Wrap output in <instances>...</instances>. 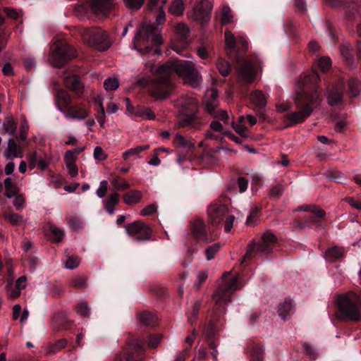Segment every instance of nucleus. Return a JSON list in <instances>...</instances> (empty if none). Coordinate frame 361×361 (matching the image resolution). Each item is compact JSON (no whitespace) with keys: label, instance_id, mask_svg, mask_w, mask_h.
I'll return each instance as SVG.
<instances>
[{"label":"nucleus","instance_id":"f257e3e1","mask_svg":"<svg viewBox=\"0 0 361 361\" xmlns=\"http://www.w3.org/2000/svg\"><path fill=\"white\" fill-rule=\"evenodd\" d=\"M159 72L161 74L171 75L175 73L180 77L185 84H188L193 88L199 87L202 83V77L197 70L194 61L181 59H173L159 66Z\"/></svg>","mask_w":361,"mask_h":361},{"label":"nucleus","instance_id":"f03ea898","mask_svg":"<svg viewBox=\"0 0 361 361\" xmlns=\"http://www.w3.org/2000/svg\"><path fill=\"white\" fill-rule=\"evenodd\" d=\"M319 100V94L317 90L310 92L307 87H305L301 92H298L295 102L298 108L302 109L290 114L287 118L289 121L288 126L301 123L312 113V105Z\"/></svg>","mask_w":361,"mask_h":361},{"label":"nucleus","instance_id":"7ed1b4c3","mask_svg":"<svg viewBox=\"0 0 361 361\" xmlns=\"http://www.w3.org/2000/svg\"><path fill=\"white\" fill-rule=\"evenodd\" d=\"M162 42L161 29L152 25L143 24L133 39V49L141 54H147L153 49L151 45L157 46Z\"/></svg>","mask_w":361,"mask_h":361},{"label":"nucleus","instance_id":"20e7f679","mask_svg":"<svg viewBox=\"0 0 361 361\" xmlns=\"http://www.w3.org/2000/svg\"><path fill=\"white\" fill-rule=\"evenodd\" d=\"M336 303L340 312L348 319L358 321L361 319V298L353 292H348L337 297Z\"/></svg>","mask_w":361,"mask_h":361},{"label":"nucleus","instance_id":"39448f33","mask_svg":"<svg viewBox=\"0 0 361 361\" xmlns=\"http://www.w3.org/2000/svg\"><path fill=\"white\" fill-rule=\"evenodd\" d=\"M81 35L86 44L97 50L106 51L111 45L106 32L100 27L85 28Z\"/></svg>","mask_w":361,"mask_h":361},{"label":"nucleus","instance_id":"423d86ee","mask_svg":"<svg viewBox=\"0 0 361 361\" xmlns=\"http://www.w3.org/2000/svg\"><path fill=\"white\" fill-rule=\"evenodd\" d=\"M228 208L225 204L219 202L211 204L207 213L212 224L217 225L224 221V227L226 232H229L233 228L235 217L233 215L228 214Z\"/></svg>","mask_w":361,"mask_h":361},{"label":"nucleus","instance_id":"0eeeda50","mask_svg":"<svg viewBox=\"0 0 361 361\" xmlns=\"http://www.w3.org/2000/svg\"><path fill=\"white\" fill-rule=\"evenodd\" d=\"M75 56L73 47L65 42L56 43L51 48L49 61L56 67H59L66 61L72 59Z\"/></svg>","mask_w":361,"mask_h":361},{"label":"nucleus","instance_id":"6e6552de","mask_svg":"<svg viewBox=\"0 0 361 361\" xmlns=\"http://www.w3.org/2000/svg\"><path fill=\"white\" fill-rule=\"evenodd\" d=\"M157 78L152 90V95L159 99H165L173 89V85L170 80V76L167 74H161L159 72V66L157 68Z\"/></svg>","mask_w":361,"mask_h":361},{"label":"nucleus","instance_id":"1a4fd4ad","mask_svg":"<svg viewBox=\"0 0 361 361\" xmlns=\"http://www.w3.org/2000/svg\"><path fill=\"white\" fill-rule=\"evenodd\" d=\"M126 231L128 235H139L135 238L136 242H141L149 239L150 228L140 221H135L126 226Z\"/></svg>","mask_w":361,"mask_h":361},{"label":"nucleus","instance_id":"9d476101","mask_svg":"<svg viewBox=\"0 0 361 361\" xmlns=\"http://www.w3.org/2000/svg\"><path fill=\"white\" fill-rule=\"evenodd\" d=\"M193 17L196 20L206 22L212 9V5L208 0H190Z\"/></svg>","mask_w":361,"mask_h":361},{"label":"nucleus","instance_id":"9b49d317","mask_svg":"<svg viewBox=\"0 0 361 361\" xmlns=\"http://www.w3.org/2000/svg\"><path fill=\"white\" fill-rule=\"evenodd\" d=\"M90 110L82 103H76L71 105L69 108L63 112L65 118L74 120H83L89 117Z\"/></svg>","mask_w":361,"mask_h":361},{"label":"nucleus","instance_id":"f8f14e48","mask_svg":"<svg viewBox=\"0 0 361 361\" xmlns=\"http://www.w3.org/2000/svg\"><path fill=\"white\" fill-rule=\"evenodd\" d=\"M276 242V237L275 235L268 231L262 235L261 239L257 243L253 242L252 243L256 246L257 252L267 254L271 252Z\"/></svg>","mask_w":361,"mask_h":361},{"label":"nucleus","instance_id":"ddd939ff","mask_svg":"<svg viewBox=\"0 0 361 361\" xmlns=\"http://www.w3.org/2000/svg\"><path fill=\"white\" fill-rule=\"evenodd\" d=\"M174 30L178 36L183 38L184 41L183 42L181 48H180L178 45L176 44L172 47V49L177 54H181L182 50L184 49L188 45V42L187 41V39L190 35V29L186 23L183 22H180L175 25Z\"/></svg>","mask_w":361,"mask_h":361},{"label":"nucleus","instance_id":"4468645a","mask_svg":"<svg viewBox=\"0 0 361 361\" xmlns=\"http://www.w3.org/2000/svg\"><path fill=\"white\" fill-rule=\"evenodd\" d=\"M63 80L67 88L73 91L77 97H81L84 92L85 86L78 76L70 75L66 76Z\"/></svg>","mask_w":361,"mask_h":361},{"label":"nucleus","instance_id":"2eb2a0df","mask_svg":"<svg viewBox=\"0 0 361 361\" xmlns=\"http://www.w3.org/2000/svg\"><path fill=\"white\" fill-rule=\"evenodd\" d=\"M255 75L254 66L250 61H245L238 71V78L247 83L252 82Z\"/></svg>","mask_w":361,"mask_h":361},{"label":"nucleus","instance_id":"dca6fc26","mask_svg":"<svg viewBox=\"0 0 361 361\" xmlns=\"http://www.w3.org/2000/svg\"><path fill=\"white\" fill-rule=\"evenodd\" d=\"M72 102L71 97L69 94L64 90H59L57 91L56 95V104L59 111L63 114L68 109Z\"/></svg>","mask_w":361,"mask_h":361},{"label":"nucleus","instance_id":"f3484780","mask_svg":"<svg viewBox=\"0 0 361 361\" xmlns=\"http://www.w3.org/2000/svg\"><path fill=\"white\" fill-rule=\"evenodd\" d=\"M111 0H92V11L97 16H106L111 7Z\"/></svg>","mask_w":361,"mask_h":361},{"label":"nucleus","instance_id":"a211bd4d","mask_svg":"<svg viewBox=\"0 0 361 361\" xmlns=\"http://www.w3.org/2000/svg\"><path fill=\"white\" fill-rule=\"evenodd\" d=\"M191 231L192 235L195 238H200L205 243H208L209 241L206 231L205 225L202 220L197 219L194 221L192 224Z\"/></svg>","mask_w":361,"mask_h":361},{"label":"nucleus","instance_id":"6ab92c4d","mask_svg":"<svg viewBox=\"0 0 361 361\" xmlns=\"http://www.w3.org/2000/svg\"><path fill=\"white\" fill-rule=\"evenodd\" d=\"M238 286V276L233 278L228 284L224 286L219 288L214 294V298L217 302L225 300L226 295L231 292L237 289Z\"/></svg>","mask_w":361,"mask_h":361},{"label":"nucleus","instance_id":"aec40b11","mask_svg":"<svg viewBox=\"0 0 361 361\" xmlns=\"http://www.w3.org/2000/svg\"><path fill=\"white\" fill-rule=\"evenodd\" d=\"M202 123L195 114L183 115L179 118L178 126L179 127H186L198 128Z\"/></svg>","mask_w":361,"mask_h":361},{"label":"nucleus","instance_id":"412c9836","mask_svg":"<svg viewBox=\"0 0 361 361\" xmlns=\"http://www.w3.org/2000/svg\"><path fill=\"white\" fill-rule=\"evenodd\" d=\"M119 195L116 192H111L107 200H104V209L109 214H114V207L118 203Z\"/></svg>","mask_w":361,"mask_h":361},{"label":"nucleus","instance_id":"4be33fe9","mask_svg":"<svg viewBox=\"0 0 361 361\" xmlns=\"http://www.w3.org/2000/svg\"><path fill=\"white\" fill-rule=\"evenodd\" d=\"M250 100L259 108H264L267 105V97L260 90L253 91L250 94Z\"/></svg>","mask_w":361,"mask_h":361},{"label":"nucleus","instance_id":"5701e85b","mask_svg":"<svg viewBox=\"0 0 361 361\" xmlns=\"http://www.w3.org/2000/svg\"><path fill=\"white\" fill-rule=\"evenodd\" d=\"M185 11L183 0H173L169 8V13L175 16H180Z\"/></svg>","mask_w":361,"mask_h":361},{"label":"nucleus","instance_id":"b1692460","mask_svg":"<svg viewBox=\"0 0 361 361\" xmlns=\"http://www.w3.org/2000/svg\"><path fill=\"white\" fill-rule=\"evenodd\" d=\"M344 254L343 248L334 247L328 249L325 252V259L327 261L334 262L343 257Z\"/></svg>","mask_w":361,"mask_h":361},{"label":"nucleus","instance_id":"393cba45","mask_svg":"<svg viewBox=\"0 0 361 361\" xmlns=\"http://www.w3.org/2000/svg\"><path fill=\"white\" fill-rule=\"evenodd\" d=\"M293 305L291 301H284L279 306V315L283 319H286L290 314L293 313Z\"/></svg>","mask_w":361,"mask_h":361},{"label":"nucleus","instance_id":"a878e982","mask_svg":"<svg viewBox=\"0 0 361 361\" xmlns=\"http://www.w3.org/2000/svg\"><path fill=\"white\" fill-rule=\"evenodd\" d=\"M133 115L145 120H153L155 118V114L154 112L151 109L147 107H136V109L133 111Z\"/></svg>","mask_w":361,"mask_h":361},{"label":"nucleus","instance_id":"bb28decb","mask_svg":"<svg viewBox=\"0 0 361 361\" xmlns=\"http://www.w3.org/2000/svg\"><path fill=\"white\" fill-rule=\"evenodd\" d=\"M141 192L140 190H133L123 195V202L128 205L135 204L141 200Z\"/></svg>","mask_w":361,"mask_h":361},{"label":"nucleus","instance_id":"cd10ccee","mask_svg":"<svg viewBox=\"0 0 361 361\" xmlns=\"http://www.w3.org/2000/svg\"><path fill=\"white\" fill-rule=\"evenodd\" d=\"M139 320L145 326H155L157 323L156 316L150 312H145L139 315Z\"/></svg>","mask_w":361,"mask_h":361},{"label":"nucleus","instance_id":"c85d7f7f","mask_svg":"<svg viewBox=\"0 0 361 361\" xmlns=\"http://www.w3.org/2000/svg\"><path fill=\"white\" fill-rule=\"evenodd\" d=\"M174 144L180 147L186 148L189 150H192L195 148V145L185 140V138L179 133H177L174 137Z\"/></svg>","mask_w":361,"mask_h":361},{"label":"nucleus","instance_id":"c756f323","mask_svg":"<svg viewBox=\"0 0 361 361\" xmlns=\"http://www.w3.org/2000/svg\"><path fill=\"white\" fill-rule=\"evenodd\" d=\"M4 184L5 186L4 195L8 198H12L18 194L16 185L11 182V178H7L4 180Z\"/></svg>","mask_w":361,"mask_h":361},{"label":"nucleus","instance_id":"7c9ffc66","mask_svg":"<svg viewBox=\"0 0 361 361\" xmlns=\"http://www.w3.org/2000/svg\"><path fill=\"white\" fill-rule=\"evenodd\" d=\"M103 100L104 99L102 97H97L94 100V102L99 104V114L97 116V120L102 128L104 127L106 121V112L103 106Z\"/></svg>","mask_w":361,"mask_h":361},{"label":"nucleus","instance_id":"2f4dec72","mask_svg":"<svg viewBox=\"0 0 361 361\" xmlns=\"http://www.w3.org/2000/svg\"><path fill=\"white\" fill-rule=\"evenodd\" d=\"M225 41L227 49L230 51H237V39L231 31L226 30L225 32Z\"/></svg>","mask_w":361,"mask_h":361},{"label":"nucleus","instance_id":"473e14b6","mask_svg":"<svg viewBox=\"0 0 361 361\" xmlns=\"http://www.w3.org/2000/svg\"><path fill=\"white\" fill-rule=\"evenodd\" d=\"M3 126L6 133L11 135H14L17 128V125L11 117L5 119Z\"/></svg>","mask_w":361,"mask_h":361},{"label":"nucleus","instance_id":"72a5a7b5","mask_svg":"<svg viewBox=\"0 0 361 361\" xmlns=\"http://www.w3.org/2000/svg\"><path fill=\"white\" fill-rule=\"evenodd\" d=\"M349 90L352 97H357L361 90V82L356 79H351L349 82Z\"/></svg>","mask_w":361,"mask_h":361},{"label":"nucleus","instance_id":"f704fd0d","mask_svg":"<svg viewBox=\"0 0 361 361\" xmlns=\"http://www.w3.org/2000/svg\"><path fill=\"white\" fill-rule=\"evenodd\" d=\"M341 53L342 56L345 59L346 63L349 66H352L353 64V58L351 56L350 51V45L346 43L343 44Z\"/></svg>","mask_w":361,"mask_h":361},{"label":"nucleus","instance_id":"c9c22d12","mask_svg":"<svg viewBox=\"0 0 361 361\" xmlns=\"http://www.w3.org/2000/svg\"><path fill=\"white\" fill-rule=\"evenodd\" d=\"M119 86L118 80L116 78H108L104 82V87L107 91L116 90Z\"/></svg>","mask_w":361,"mask_h":361},{"label":"nucleus","instance_id":"e433bc0d","mask_svg":"<svg viewBox=\"0 0 361 361\" xmlns=\"http://www.w3.org/2000/svg\"><path fill=\"white\" fill-rule=\"evenodd\" d=\"M342 94L337 90L331 92L328 97L327 101L331 106H335L342 101Z\"/></svg>","mask_w":361,"mask_h":361},{"label":"nucleus","instance_id":"4c0bfd02","mask_svg":"<svg viewBox=\"0 0 361 361\" xmlns=\"http://www.w3.org/2000/svg\"><path fill=\"white\" fill-rule=\"evenodd\" d=\"M217 68L220 74L223 76H226L230 73V65L225 60L220 59L216 63Z\"/></svg>","mask_w":361,"mask_h":361},{"label":"nucleus","instance_id":"58836bf2","mask_svg":"<svg viewBox=\"0 0 361 361\" xmlns=\"http://www.w3.org/2000/svg\"><path fill=\"white\" fill-rule=\"evenodd\" d=\"M219 249H220L219 243H214L212 245L209 246L205 250L206 259L207 260L212 259L214 257L215 255L219 252Z\"/></svg>","mask_w":361,"mask_h":361},{"label":"nucleus","instance_id":"ea45409f","mask_svg":"<svg viewBox=\"0 0 361 361\" xmlns=\"http://www.w3.org/2000/svg\"><path fill=\"white\" fill-rule=\"evenodd\" d=\"M221 20L223 24H228L232 22L233 16L228 6H224L222 8Z\"/></svg>","mask_w":361,"mask_h":361},{"label":"nucleus","instance_id":"a19ab883","mask_svg":"<svg viewBox=\"0 0 361 361\" xmlns=\"http://www.w3.org/2000/svg\"><path fill=\"white\" fill-rule=\"evenodd\" d=\"M18 147L16 141L11 138L8 142V152L9 156L18 157Z\"/></svg>","mask_w":361,"mask_h":361},{"label":"nucleus","instance_id":"79ce46f5","mask_svg":"<svg viewBox=\"0 0 361 361\" xmlns=\"http://www.w3.org/2000/svg\"><path fill=\"white\" fill-rule=\"evenodd\" d=\"M123 1L129 9L138 10L143 5L145 0H123Z\"/></svg>","mask_w":361,"mask_h":361},{"label":"nucleus","instance_id":"37998d69","mask_svg":"<svg viewBox=\"0 0 361 361\" xmlns=\"http://www.w3.org/2000/svg\"><path fill=\"white\" fill-rule=\"evenodd\" d=\"M231 126L234 130L240 136L244 137H248L249 130L247 127L234 122H232Z\"/></svg>","mask_w":361,"mask_h":361},{"label":"nucleus","instance_id":"c03bdc74","mask_svg":"<svg viewBox=\"0 0 361 361\" xmlns=\"http://www.w3.org/2000/svg\"><path fill=\"white\" fill-rule=\"evenodd\" d=\"M5 218L14 226L19 225L23 221V216L18 214H8L5 216Z\"/></svg>","mask_w":361,"mask_h":361},{"label":"nucleus","instance_id":"a18cd8bd","mask_svg":"<svg viewBox=\"0 0 361 361\" xmlns=\"http://www.w3.org/2000/svg\"><path fill=\"white\" fill-rule=\"evenodd\" d=\"M143 151V148L138 147L137 146L135 147H132L123 154V157L124 159H127L130 157H136L138 156V154Z\"/></svg>","mask_w":361,"mask_h":361},{"label":"nucleus","instance_id":"49530a36","mask_svg":"<svg viewBox=\"0 0 361 361\" xmlns=\"http://www.w3.org/2000/svg\"><path fill=\"white\" fill-rule=\"evenodd\" d=\"M108 190V183L106 180H102L99 183V186L96 191V194L99 198H103Z\"/></svg>","mask_w":361,"mask_h":361},{"label":"nucleus","instance_id":"de8ad7c7","mask_svg":"<svg viewBox=\"0 0 361 361\" xmlns=\"http://www.w3.org/2000/svg\"><path fill=\"white\" fill-rule=\"evenodd\" d=\"M80 262V259L78 257H71L66 262L65 267L68 269H73L78 267Z\"/></svg>","mask_w":361,"mask_h":361},{"label":"nucleus","instance_id":"09e8293b","mask_svg":"<svg viewBox=\"0 0 361 361\" xmlns=\"http://www.w3.org/2000/svg\"><path fill=\"white\" fill-rule=\"evenodd\" d=\"M263 358V350L261 348H255L251 352L250 361H262Z\"/></svg>","mask_w":361,"mask_h":361},{"label":"nucleus","instance_id":"8fccbe9b","mask_svg":"<svg viewBox=\"0 0 361 361\" xmlns=\"http://www.w3.org/2000/svg\"><path fill=\"white\" fill-rule=\"evenodd\" d=\"M93 157L96 160L102 161L106 159L107 155L100 146H97L94 149Z\"/></svg>","mask_w":361,"mask_h":361},{"label":"nucleus","instance_id":"3c124183","mask_svg":"<svg viewBox=\"0 0 361 361\" xmlns=\"http://www.w3.org/2000/svg\"><path fill=\"white\" fill-rule=\"evenodd\" d=\"M111 185L114 187V192L120 190H126L130 188V185L128 182L119 183L117 178H114L111 181Z\"/></svg>","mask_w":361,"mask_h":361},{"label":"nucleus","instance_id":"603ef678","mask_svg":"<svg viewBox=\"0 0 361 361\" xmlns=\"http://www.w3.org/2000/svg\"><path fill=\"white\" fill-rule=\"evenodd\" d=\"M77 312L82 317H89L90 315V309L85 302H82L78 307Z\"/></svg>","mask_w":361,"mask_h":361},{"label":"nucleus","instance_id":"864d4df0","mask_svg":"<svg viewBox=\"0 0 361 361\" xmlns=\"http://www.w3.org/2000/svg\"><path fill=\"white\" fill-rule=\"evenodd\" d=\"M29 130V126L27 120L24 119L20 125V140L23 141L26 139L27 133Z\"/></svg>","mask_w":361,"mask_h":361},{"label":"nucleus","instance_id":"5fc2aeb1","mask_svg":"<svg viewBox=\"0 0 361 361\" xmlns=\"http://www.w3.org/2000/svg\"><path fill=\"white\" fill-rule=\"evenodd\" d=\"M320 80V78L317 73L313 71L309 75L305 76V85H307V83L311 84H315L317 83Z\"/></svg>","mask_w":361,"mask_h":361},{"label":"nucleus","instance_id":"6e6d98bb","mask_svg":"<svg viewBox=\"0 0 361 361\" xmlns=\"http://www.w3.org/2000/svg\"><path fill=\"white\" fill-rule=\"evenodd\" d=\"M183 109L184 110L190 109L193 111L196 108V101L194 98H189L187 99V102H182L181 104Z\"/></svg>","mask_w":361,"mask_h":361},{"label":"nucleus","instance_id":"4d7b16f0","mask_svg":"<svg viewBox=\"0 0 361 361\" xmlns=\"http://www.w3.org/2000/svg\"><path fill=\"white\" fill-rule=\"evenodd\" d=\"M161 338L162 336L159 334L150 336L148 341L149 347L152 348L157 347L160 343Z\"/></svg>","mask_w":361,"mask_h":361},{"label":"nucleus","instance_id":"13d9d810","mask_svg":"<svg viewBox=\"0 0 361 361\" xmlns=\"http://www.w3.org/2000/svg\"><path fill=\"white\" fill-rule=\"evenodd\" d=\"M217 104H218V102L215 99L214 100L206 99L204 101L205 109L210 114H214V113L215 109L217 106Z\"/></svg>","mask_w":361,"mask_h":361},{"label":"nucleus","instance_id":"bf43d9fd","mask_svg":"<svg viewBox=\"0 0 361 361\" xmlns=\"http://www.w3.org/2000/svg\"><path fill=\"white\" fill-rule=\"evenodd\" d=\"M78 157L73 154L71 150H68L66 152L63 157V161L65 164H72L75 163Z\"/></svg>","mask_w":361,"mask_h":361},{"label":"nucleus","instance_id":"052dcab7","mask_svg":"<svg viewBox=\"0 0 361 361\" xmlns=\"http://www.w3.org/2000/svg\"><path fill=\"white\" fill-rule=\"evenodd\" d=\"M345 201L353 208L361 211V200H355L352 197H347Z\"/></svg>","mask_w":361,"mask_h":361},{"label":"nucleus","instance_id":"680f3d73","mask_svg":"<svg viewBox=\"0 0 361 361\" xmlns=\"http://www.w3.org/2000/svg\"><path fill=\"white\" fill-rule=\"evenodd\" d=\"M165 4H166V1L164 0L162 1V5L159 8V13L156 18V22L159 25L164 23L166 20V15L164 11V5Z\"/></svg>","mask_w":361,"mask_h":361},{"label":"nucleus","instance_id":"e2e57ef3","mask_svg":"<svg viewBox=\"0 0 361 361\" xmlns=\"http://www.w3.org/2000/svg\"><path fill=\"white\" fill-rule=\"evenodd\" d=\"M65 164L68 169L69 176L71 178L75 177L78 173V166H76V164L72 163V164Z\"/></svg>","mask_w":361,"mask_h":361},{"label":"nucleus","instance_id":"0e129e2a","mask_svg":"<svg viewBox=\"0 0 361 361\" xmlns=\"http://www.w3.org/2000/svg\"><path fill=\"white\" fill-rule=\"evenodd\" d=\"M51 232L52 233V235H54V240L56 242H59L62 238L63 237V231L60 229V228H58L56 227H51Z\"/></svg>","mask_w":361,"mask_h":361},{"label":"nucleus","instance_id":"69168bd1","mask_svg":"<svg viewBox=\"0 0 361 361\" xmlns=\"http://www.w3.org/2000/svg\"><path fill=\"white\" fill-rule=\"evenodd\" d=\"M157 207L156 204H149L145 207L144 209L141 211V215L142 216H147L157 212Z\"/></svg>","mask_w":361,"mask_h":361},{"label":"nucleus","instance_id":"338daca9","mask_svg":"<svg viewBox=\"0 0 361 361\" xmlns=\"http://www.w3.org/2000/svg\"><path fill=\"white\" fill-rule=\"evenodd\" d=\"M207 279V274L205 271H200L197 276V279L195 282V286L197 288L200 287Z\"/></svg>","mask_w":361,"mask_h":361},{"label":"nucleus","instance_id":"774afa93","mask_svg":"<svg viewBox=\"0 0 361 361\" xmlns=\"http://www.w3.org/2000/svg\"><path fill=\"white\" fill-rule=\"evenodd\" d=\"M15 200L13 201V204L16 207V209H20L23 207L24 203H25V198L21 195L16 194V196H14Z\"/></svg>","mask_w":361,"mask_h":361}]
</instances>
